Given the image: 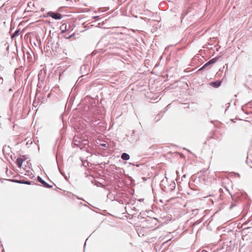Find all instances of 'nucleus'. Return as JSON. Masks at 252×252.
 <instances>
[{
    "instance_id": "1",
    "label": "nucleus",
    "mask_w": 252,
    "mask_h": 252,
    "mask_svg": "<svg viewBox=\"0 0 252 252\" xmlns=\"http://www.w3.org/2000/svg\"><path fill=\"white\" fill-rule=\"evenodd\" d=\"M47 15V16L51 17L53 19L55 20H60L63 18V16L60 13L52 11L48 12Z\"/></svg>"
},
{
    "instance_id": "2",
    "label": "nucleus",
    "mask_w": 252,
    "mask_h": 252,
    "mask_svg": "<svg viewBox=\"0 0 252 252\" xmlns=\"http://www.w3.org/2000/svg\"><path fill=\"white\" fill-rule=\"evenodd\" d=\"M37 180L39 182L41 183L45 188H51L53 187L52 186L49 185L46 182H45L40 177H37Z\"/></svg>"
},
{
    "instance_id": "3",
    "label": "nucleus",
    "mask_w": 252,
    "mask_h": 252,
    "mask_svg": "<svg viewBox=\"0 0 252 252\" xmlns=\"http://www.w3.org/2000/svg\"><path fill=\"white\" fill-rule=\"evenodd\" d=\"M221 84V82L220 81H216L215 82L210 83V85L214 88L219 87Z\"/></svg>"
},
{
    "instance_id": "4",
    "label": "nucleus",
    "mask_w": 252,
    "mask_h": 252,
    "mask_svg": "<svg viewBox=\"0 0 252 252\" xmlns=\"http://www.w3.org/2000/svg\"><path fill=\"white\" fill-rule=\"evenodd\" d=\"M23 161L24 159L22 158H18L16 161V163L19 167H21Z\"/></svg>"
},
{
    "instance_id": "5",
    "label": "nucleus",
    "mask_w": 252,
    "mask_h": 252,
    "mask_svg": "<svg viewBox=\"0 0 252 252\" xmlns=\"http://www.w3.org/2000/svg\"><path fill=\"white\" fill-rule=\"evenodd\" d=\"M129 156L126 153H124L122 154L121 158L123 160H127L129 159Z\"/></svg>"
},
{
    "instance_id": "6",
    "label": "nucleus",
    "mask_w": 252,
    "mask_h": 252,
    "mask_svg": "<svg viewBox=\"0 0 252 252\" xmlns=\"http://www.w3.org/2000/svg\"><path fill=\"white\" fill-rule=\"evenodd\" d=\"M77 139H78V137H75L73 139V144L75 145H76L78 147H80L81 145H80V143H81V141L80 140H78Z\"/></svg>"
},
{
    "instance_id": "7",
    "label": "nucleus",
    "mask_w": 252,
    "mask_h": 252,
    "mask_svg": "<svg viewBox=\"0 0 252 252\" xmlns=\"http://www.w3.org/2000/svg\"><path fill=\"white\" fill-rule=\"evenodd\" d=\"M16 182L20 183V184H27V185H31L32 183V182H31V181H24V180L17 181Z\"/></svg>"
},
{
    "instance_id": "8",
    "label": "nucleus",
    "mask_w": 252,
    "mask_h": 252,
    "mask_svg": "<svg viewBox=\"0 0 252 252\" xmlns=\"http://www.w3.org/2000/svg\"><path fill=\"white\" fill-rule=\"evenodd\" d=\"M20 34V30H16L13 33V34L11 35L12 39H13L14 37L18 36Z\"/></svg>"
},
{
    "instance_id": "9",
    "label": "nucleus",
    "mask_w": 252,
    "mask_h": 252,
    "mask_svg": "<svg viewBox=\"0 0 252 252\" xmlns=\"http://www.w3.org/2000/svg\"><path fill=\"white\" fill-rule=\"evenodd\" d=\"M216 61L217 60L215 59H213L211 60L209 62L206 63V66H207L209 65L210 64L214 63L216 62Z\"/></svg>"
},
{
    "instance_id": "10",
    "label": "nucleus",
    "mask_w": 252,
    "mask_h": 252,
    "mask_svg": "<svg viewBox=\"0 0 252 252\" xmlns=\"http://www.w3.org/2000/svg\"><path fill=\"white\" fill-rule=\"evenodd\" d=\"M81 142H82L84 145H86L88 142L87 140L84 139L82 140Z\"/></svg>"
},
{
    "instance_id": "11",
    "label": "nucleus",
    "mask_w": 252,
    "mask_h": 252,
    "mask_svg": "<svg viewBox=\"0 0 252 252\" xmlns=\"http://www.w3.org/2000/svg\"><path fill=\"white\" fill-rule=\"evenodd\" d=\"M209 201L210 202V203H214L213 201H212V200L211 199H210V198L208 199V202H207L208 204L210 203V202H209Z\"/></svg>"
},
{
    "instance_id": "12",
    "label": "nucleus",
    "mask_w": 252,
    "mask_h": 252,
    "mask_svg": "<svg viewBox=\"0 0 252 252\" xmlns=\"http://www.w3.org/2000/svg\"><path fill=\"white\" fill-rule=\"evenodd\" d=\"M107 145H108V144H105V143L101 144V146H102V147H107Z\"/></svg>"
},
{
    "instance_id": "13",
    "label": "nucleus",
    "mask_w": 252,
    "mask_h": 252,
    "mask_svg": "<svg viewBox=\"0 0 252 252\" xmlns=\"http://www.w3.org/2000/svg\"><path fill=\"white\" fill-rule=\"evenodd\" d=\"M94 19H95L96 21L98 20L99 19V16H94L93 17Z\"/></svg>"
},
{
    "instance_id": "14",
    "label": "nucleus",
    "mask_w": 252,
    "mask_h": 252,
    "mask_svg": "<svg viewBox=\"0 0 252 252\" xmlns=\"http://www.w3.org/2000/svg\"><path fill=\"white\" fill-rule=\"evenodd\" d=\"M86 65H83V66H81V69L82 70L83 68L86 69Z\"/></svg>"
},
{
    "instance_id": "15",
    "label": "nucleus",
    "mask_w": 252,
    "mask_h": 252,
    "mask_svg": "<svg viewBox=\"0 0 252 252\" xmlns=\"http://www.w3.org/2000/svg\"><path fill=\"white\" fill-rule=\"evenodd\" d=\"M204 68H205V64L201 67V68L199 69V70H203Z\"/></svg>"
}]
</instances>
